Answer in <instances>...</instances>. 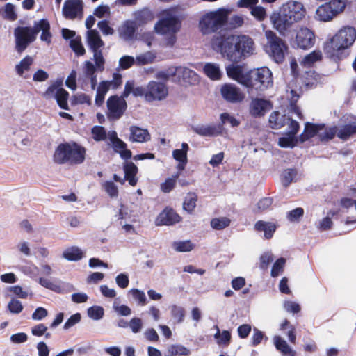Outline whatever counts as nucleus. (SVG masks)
<instances>
[{"label": "nucleus", "mask_w": 356, "mask_h": 356, "mask_svg": "<svg viewBox=\"0 0 356 356\" xmlns=\"http://www.w3.org/2000/svg\"><path fill=\"white\" fill-rule=\"evenodd\" d=\"M213 50L220 53L222 57L232 63H238L255 51L253 39L247 35H229L214 37L211 40Z\"/></svg>", "instance_id": "nucleus-1"}, {"label": "nucleus", "mask_w": 356, "mask_h": 356, "mask_svg": "<svg viewBox=\"0 0 356 356\" xmlns=\"http://www.w3.org/2000/svg\"><path fill=\"white\" fill-rule=\"evenodd\" d=\"M307 14L304 5L296 1H289L282 5L279 10L270 16L274 28L280 33H284L295 24L301 22Z\"/></svg>", "instance_id": "nucleus-2"}, {"label": "nucleus", "mask_w": 356, "mask_h": 356, "mask_svg": "<svg viewBox=\"0 0 356 356\" xmlns=\"http://www.w3.org/2000/svg\"><path fill=\"white\" fill-rule=\"evenodd\" d=\"M40 31H42L40 39L50 43L51 40L50 24L47 19H42L35 22L33 27H17L14 31L17 51L19 53L24 51L30 43L35 41Z\"/></svg>", "instance_id": "nucleus-3"}, {"label": "nucleus", "mask_w": 356, "mask_h": 356, "mask_svg": "<svg viewBox=\"0 0 356 356\" xmlns=\"http://www.w3.org/2000/svg\"><path fill=\"white\" fill-rule=\"evenodd\" d=\"M85 156L86 149L77 143H62L55 149L53 160L58 164H81Z\"/></svg>", "instance_id": "nucleus-4"}, {"label": "nucleus", "mask_w": 356, "mask_h": 356, "mask_svg": "<svg viewBox=\"0 0 356 356\" xmlns=\"http://www.w3.org/2000/svg\"><path fill=\"white\" fill-rule=\"evenodd\" d=\"M356 39V31L353 27L346 26L340 29L327 44L326 50L332 56H339L338 52L350 47Z\"/></svg>", "instance_id": "nucleus-5"}, {"label": "nucleus", "mask_w": 356, "mask_h": 356, "mask_svg": "<svg viewBox=\"0 0 356 356\" xmlns=\"http://www.w3.org/2000/svg\"><path fill=\"white\" fill-rule=\"evenodd\" d=\"M227 20V13L224 10L206 13L200 19L199 27L203 34H209L221 28Z\"/></svg>", "instance_id": "nucleus-6"}, {"label": "nucleus", "mask_w": 356, "mask_h": 356, "mask_svg": "<svg viewBox=\"0 0 356 356\" xmlns=\"http://www.w3.org/2000/svg\"><path fill=\"white\" fill-rule=\"evenodd\" d=\"M265 36L267 40V42L264 45L265 51L276 63L282 62L284 58V50L286 49V45L283 40L270 30L265 32Z\"/></svg>", "instance_id": "nucleus-7"}, {"label": "nucleus", "mask_w": 356, "mask_h": 356, "mask_svg": "<svg viewBox=\"0 0 356 356\" xmlns=\"http://www.w3.org/2000/svg\"><path fill=\"white\" fill-rule=\"evenodd\" d=\"M249 90H263L273 85L271 71L266 67L257 68L250 72Z\"/></svg>", "instance_id": "nucleus-8"}, {"label": "nucleus", "mask_w": 356, "mask_h": 356, "mask_svg": "<svg viewBox=\"0 0 356 356\" xmlns=\"http://www.w3.org/2000/svg\"><path fill=\"white\" fill-rule=\"evenodd\" d=\"M87 42L90 49L93 52V60L96 63L97 70L102 72L104 70L105 60L102 52L99 49L104 46V42L96 30H89L87 32Z\"/></svg>", "instance_id": "nucleus-9"}, {"label": "nucleus", "mask_w": 356, "mask_h": 356, "mask_svg": "<svg viewBox=\"0 0 356 356\" xmlns=\"http://www.w3.org/2000/svg\"><path fill=\"white\" fill-rule=\"evenodd\" d=\"M179 29V22L172 11L165 10L163 17L154 25L155 31L161 35L175 33Z\"/></svg>", "instance_id": "nucleus-10"}, {"label": "nucleus", "mask_w": 356, "mask_h": 356, "mask_svg": "<svg viewBox=\"0 0 356 356\" xmlns=\"http://www.w3.org/2000/svg\"><path fill=\"white\" fill-rule=\"evenodd\" d=\"M344 7L345 3L342 0H330L316 9L315 17L319 21L328 22L341 12Z\"/></svg>", "instance_id": "nucleus-11"}, {"label": "nucleus", "mask_w": 356, "mask_h": 356, "mask_svg": "<svg viewBox=\"0 0 356 356\" xmlns=\"http://www.w3.org/2000/svg\"><path fill=\"white\" fill-rule=\"evenodd\" d=\"M42 97L47 100L55 99L61 108L69 110L67 104L69 93L56 83L49 86L46 91L42 94Z\"/></svg>", "instance_id": "nucleus-12"}, {"label": "nucleus", "mask_w": 356, "mask_h": 356, "mask_svg": "<svg viewBox=\"0 0 356 356\" xmlns=\"http://www.w3.org/2000/svg\"><path fill=\"white\" fill-rule=\"evenodd\" d=\"M122 84V76L118 74H113V79L111 81H101L96 90V96L95 103L97 106L103 104L105 99V95L111 89H115Z\"/></svg>", "instance_id": "nucleus-13"}, {"label": "nucleus", "mask_w": 356, "mask_h": 356, "mask_svg": "<svg viewBox=\"0 0 356 356\" xmlns=\"http://www.w3.org/2000/svg\"><path fill=\"white\" fill-rule=\"evenodd\" d=\"M168 95V88L165 83L151 81L147 84L146 102L162 101Z\"/></svg>", "instance_id": "nucleus-14"}, {"label": "nucleus", "mask_w": 356, "mask_h": 356, "mask_svg": "<svg viewBox=\"0 0 356 356\" xmlns=\"http://www.w3.org/2000/svg\"><path fill=\"white\" fill-rule=\"evenodd\" d=\"M106 106L108 117L113 120H118L124 113L127 108V102L122 97L113 95L108 99Z\"/></svg>", "instance_id": "nucleus-15"}, {"label": "nucleus", "mask_w": 356, "mask_h": 356, "mask_svg": "<svg viewBox=\"0 0 356 356\" xmlns=\"http://www.w3.org/2000/svg\"><path fill=\"white\" fill-rule=\"evenodd\" d=\"M222 97L227 102L230 103H240L243 101L245 95L236 85L232 83H225L220 88Z\"/></svg>", "instance_id": "nucleus-16"}, {"label": "nucleus", "mask_w": 356, "mask_h": 356, "mask_svg": "<svg viewBox=\"0 0 356 356\" xmlns=\"http://www.w3.org/2000/svg\"><path fill=\"white\" fill-rule=\"evenodd\" d=\"M271 102L263 98H252L249 104V113L253 118H261L271 110Z\"/></svg>", "instance_id": "nucleus-17"}, {"label": "nucleus", "mask_w": 356, "mask_h": 356, "mask_svg": "<svg viewBox=\"0 0 356 356\" xmlns=\"http://www.w3.org/2000/svg\"><path fill=\"white\" fill-rule=\"evenodd\" d=\"M227 76L248 88L250 83V72H245L243 67L230 64L226 67Z\"/></svg>", "instance_id": "nucleus-18"}, {"label": "nucleus", "mask_w": 356, "mask_h": 356, "mask_svg": "<svg viewBox=\"0 0 356 356\" xmlns=\"http://www.w3.org/2000/svg\"><path fill=\"white\" fill-rule=\"evenodd\" d=\"M63 14L67 19H81L83 17L82 0H66L63 5Z\"/></svg>", "instance_id": "nucleus-19"}, {"label": "nucleus", "mask_w": 356, "mask_h": 356, "mask_svg": "<svg viewBox=\"0 0 356 356\" xmlns=\"http://www.w3.org/2000/svg\"><path fill=\"white\" fill-rule=\"evenodd\" d=\"M296 42L298 47L301 49L311 48L315 43L314 33L307 27H301L297 32Z\"/></svg>", "instance_id": "nucleus-20"}, {"label": "nucleus", "mask_w": 356, "mask_h": 356, "mask_svg": "<svg viewBox=\"0 0 356 356\" xmlns=\"http://www.w3.org/2000/svg\"><path fill=\"white\" fill-rule=\"evenodd\" d=\"M108 138L112 145L113 150L118 153L123 159H129L131 157V152L127 148V144L118 137L115 131L108 133Z\"/></svg>", "instance_id": "nucleus-21"}, {"label": "nucleus", "mask_w": 356, "mask_h": 356, "mask_svg": "<svg viewBox=\"0 0 356 356\" xmlns=\"http://www.w3.org/2000/svg\"><path fill=\"white\" fill-rule=\"evenodd\" d=\"M129 140L132 143H143L151 139V136L146 129L133 125L129 127Z\"/></svg>", "instance_id": "nucleus-22"}, {"label": "nucleus", "mask_w": 356, "mask_h": 356, "mask_svg": "<svg viewBox=\"0 0 356 356\" xmlns=\"http://www.w3.org/2000/svg\"><path fill=\"white\" fill-rule=\"evenodd\" d=\"M181 218L172 209H164L156 219L157 225H172L179 222Z\"/></svg>", "instance_id": "nucleus-23"}, {"label": "nucleus", "mask_w": 356, "mask_h": 356, "mask_svg": "<svg viewBox=\"0 0 356 356\" xmlns=\"http://www.w3.org/2000/svg\"><path fill=\"white\" fill-rule=\"evenodd\" d=\"M137 25L134 21L127 20L118 28L120 37L124 40L129 41L133 39L137 29Z\"/></svg>", "instance_id": "nucleus-24"}, {"label": "nucleus", "mask_w": 356, "mask_h": 356, "mask_svg": "<svg viewBox=\"0 0 356 356\" xmlns=\"http://www.w3.org/2000/svg\"><path fill=\"white\" fill-rule=\"evenodd\" d=\"M137 26H143L152 22L154 18V13L148 8H143L138 10L134 14Z\"/></svg>", "instance_id": "nucleus-25"}, {"label": "nucleus", "mask_w": 356, "mask_h": 356, "mask_svg": "<svg viewBox=\"0 0 356 356\" xmlns=\"http://www.w3.org/2000/svg\"><path fill=\"white\" fill-rule=\"evenodd\" d=\"M173 73H175L179 76H181L184 81L191 84H193L198 81L197 74L186 67H175Z\"/></svg>", "instance_id": "nucleus-26"}, {"label": "nucleus", "mask_w": 356, "mask_h": 356, "mask_svg": "<svg viewBox=\"0 0 356 356\" xmlns=\"http://www.w3.org/2000/svg\"><path fill=\"white\" fill-rule=\"evenodd\" d=\"M254 229L257 232H264V237L266 239H269L275 232L276 226L271 222L259 220L254 225Z\"/></svg>", "instance_id": "nucleus-27"}, {"label": "nucleus", "mask_w": 356, "mask_h": 356, "mask_svg": "<svg viewBox=\"0 0 356 356\" xmlns=\"http://www.w3.org/2000/svg\"><path fill=\"white\" fill-rule=\"evenodd\" d=\"M273 343L276 349L282 353L284 356H296V352L280 336H275L273 337Z\"/></svg>", "instance_id": "nucleus-28"}, {"label": "nucleus", "mask_w": 356, "mask_h": 356, "mask_svg": "<svg viewBox=\"0 0 356 356\" xmlns=\"http://www.w3.org/2000/svg\"><path fill=\"white\" fill-rule=\"evenodd\" d=\"M124 179L129 181L131 186H135L137 184L138 179L136 175L138 172V168L132 163H126L124 165Z\"/></svg>", "instance_id": "nucleus-29"}, {"label": "nucleus", "mask_w": 356, "mask_h": 356, "mask_svg": "<svg viewBox=\"0 0 356 356\" xmlns=\"http://www.w3.org/2000/svg\"><path fill=\"white\" fill-rule=\"evenodd\" d=\"M39 283L42 286L56 293H63L65 290L64 283L60 281H53L48 278L40 277Z\"/></svg>", "instance_id": "nucleus-30"}, {"label": "nucleus", "mask_w": 356, "mask_h": 356, "mask_svg": "<svg viewBox=\"0 0 356 356\" xmlns=\"http://www.w3.org/2000/svg\"><path fill=\"white\" fill-rule=\"evenodd\" d=\"M62 257L67 261H76L83 257V252L79 247L72 246L65 249Z\"/></svg>", "instance_id": "nucleus-31"}, {"label": "nucleus", "mask_w": 356, "mask_h": 356, "mask_svg": "<svg viewBox=\"0 0 356 356\" xmlns=\"http://www.w3.org/2000/svg\"><path fill=\"white\" fill-rule=\"evenodd\" d=\"M323 129V126L306 123L304 132L300 136V140L302 143L318 134Z\"/></svg>", "instance_id": "nucleus-32"}, {"label": "nucleus", "mask_w": 356, "mask_h": 356, "mask_svg": "<svg viewBox=\"0 0 356 356\" xmlns=\"http://www.w3.org/2000/svg\"><path fill=\"white\" fill-rule=\"evenodd\" d=\"M205 74L212 80H218L222 76L220 66L217 63H207L203 68Z\"/></svg>", "instance_id": "nucleus-33"}, {"label": "nucleus", "mask_w": 356, "mask_h": 356, "mask_svg": "<svg viewBox=\"0 0 356 356\" xmlns=\"http://www.w3.org/2000/svg\"><path fill=\"white\" fill-rule=\"evenodd\" d=\"M197 201V195L194 193H189L185 197L184 203H183V209L188 211V213H191L196 207V202Z\"/></svg>", "instance_id": "nucleus-34"}, {"label": "nucleus", "mask_w": 356, "mask_h": 356, "mask_svg": "<svg viewBox=\"0 0 356 356\" xmlns=\"http://www.w3.org/2000/svg\"><path fill=\"white\" fill-rule=\"evenodd\" d=\"M354 134H356V123L355 122L341 127L337 132V136L343 140H346Z\"/></svg>", "instance_id": "nucleus-35"}, {"label": "nucleus", "mask_w": 356, "mask_h": 356, "mask_svg": "<svg viewBox=\"0 0 356 356\" xmlns=\"http://www.w3.org/2000/svg\"><path fill=\"white\" fill-rule=\"evenodd\" d=\"M284 116L281 115L277 111H273L269 117V124L272 129H277L284 124Z\"/></svg>", "instance_id": "nucleus-36"}, {"label": "nucleus", "mask_w": 356, "mask_h": 356, "mask_svg": "<svg viewBox=\"0 0 356 356\" xmlns=\"http://www.w3.org/2000/svg\"><path fill=\"white\" fill-rule=\"evenodd\" d=\"M321 58L322 54L320 51H314L304 57L301 61V64L306 67H309L315 62L320 60Z\"/></svg>", "instance_id": "nucleus-37"}, {"label": "nucleus", "mask_w": 356, "mask_h": 356, "mask_svg": "<svg viewBox=\"0 0 356 356\" xmlns=\"http://www.w3.org/2000/svg\"><path fill=\"white\" fill-rule=\"evenodd\" d=\"M156 58V56L151 51H147L136 56L135 58L136 65H145L152 63Z\"/></svg>", "instance_id": "nucleus-38"}, {"label": "nucleus", "mask_w": 356, "mask_h": 356, "mask_svg": "<svg viewBox=\"0 0 356 356\" xmlns=\"http://www.w3.org/2000/svg\"><path fill=\"white\" fill-rule=\"evenodd\" d=\"M188 145L186 143L181 144V149H175L172 152L173 158L180 163H187V152L188 151Z\"/></svg>", "instance_id": "nucleus-39"}, {"label": "nucleus", "mask_w": 356, "mask_h": 356, "mask_svg": "<svg viewBox=\"0 0 356 356\" xmlns=\"http://www.w3.org/2000/svg\"><path fill=\"white\" fill-rule=\"evenodd\" d=\"M180 172L173 175L171 177L165 179L163 183L161 184V189L164 193L170 192L175 186L176 182L180 175Z\"/></svg>", "instance_id": "nucleus-40"}, {"label": "nucleus", "mask_w": 356, "mask_h": 356, "mask_svg": "<svg viewBox=\"0 0 356 356\" xmlns=\"http://www.w3.org/2000/svg\"><path fill=\"white\" fill-rule=\"evenodd\" d=\"M191 351L181 345H172L168 350V356H188Z\"/></svg>", "instance_id": "nucleus-41"}, {"label": "nucleus", "mask_w": 356, "mask_h": 356, "mask_svg": "<svg viewBox=\"0 0 356 356\" xmlns=\"http://www.w3.org/2000/svg\"><path fill=\"white\" fill-rule=\"evenodd\" d=\"M192 129L197 134L202 136H213L216 134L215 127L210 126H195L193 127Z\"/></svg>", "instance_id": "nucleus-42"}, {"label": "nucleus", "mask_w": 356, "mask_h": 356, "mask_svg": "<svg viewBox=\"0 0 356 356\" xmlns=\"http://www.w3.org/2000/svg\"><path fill=\"white\" fill-rule=\"evenodd\" d=\"M33 63V58L29 56H26L24 59H22L19 64H17L15 66V70L19 76H22L23 73L25 71H27L29 70L30 66Z\"/></svg>", "instance_id": "nucleus-43"}, {"label": "nucleus", "mask_w": 356, "mask_h": 356, "mask_svg": "<svg viewBox=\"0 0 356 356\" xmlns=\"http://www.w3.org/2000/svg\"><path fill=\"white\" fill-rule=\"evenodd\" d=\"M88 316L95 321L100 320L104 314V308L101 306H92L87 310Z\"/></svg>", "instance_id": "nucleus-44"}, {"label": "nucleus", "mask_w": 356, "mask_h": 356, "mask_svg": "<svg viewBox=\"0 0 356 356\" xmlns=\"http://www.w3.org/2000/svg\"><path fill=\"white\" fill-rule=\"evenodd\" d=\"M297 138L295 137V135L287 133L286 136L280 138L279 139V145L282 147H293L297 143Z\"/></svg>", "instance_id": "nucleus-45"}, {"label": "nucleus", "mask_w": 356, "mask_h": 356, "mask_svg": "<svg viewBox=\"0 0 356 356\" xmlns=\"http://www.w3.org/2000/svg\"><path fill=\"white\" fill-rule=\"evenodd\" d=\"M230 224V220L226 217L213 218L211 221V226L213 229L221 230Z\"/></svg>", "instance_id": "nucleus-46"}, {"label": "nucleus", "mask_w": 356, "mask_h": 356, "mask_svg": "<svg viewBox=\"0 0 356 356\" xmlns=\"http://www.w3.org/2000/svg\"><path fill=\"white\" fill-rule=\"evenodd\" d=\"M173 248L181 252H189L194 248V245L190 241H177L172 245Z\"/></svg>", "instance_id": "nucleus-47"}, {"label": "nucleus", "mask_w": 356, "mask_h": 356, "mask_svg": "<svg viewBox=\"0 0 356 356\" xmlns=\"http://www.w3.org/2000/svg\"><path fill=\"white\" fill-rule=\"evenodd\" d=\"M91 132L92 138L95 141H102L108 137V134H106L105 129L101 126H95L92 129Z\"/></svg>", "instance_id": "nucleus-48"}, {"label": "nucleus", "mask_w": 356, "mask_h": 356, "mask_svg": "<svg viewBox=\"0 0 356 356\" xmlns=\"http://www.w3.org/2000/svg\"><path fill=\"white\" fill-rule=\"evenodd\" d=\"M129 293L131 294L133 298L141 305H145L147 303V298L145 293L140 290L137 289H132L129 291Z\"/></svg>", "instance_id": "nucleus-49"}, {"label": "nucleus", "mask_w": 356, "mask_h": 356, "mask_svg": "<svg viewBox=\"0 0 356 356\" xmlns=\"http://www.w3.org/2000/svg\"><path fill=\"white\" fill-rule=\"evenodd\" d=\"M297 172L293 169L285 170L282 173V182L283 186L287 187L293 181Z\"/></svg>", "instance_id": "nucleus-50"}, {"label": "nucleus", "mask_w": 356, "mask_h": 356, "mask_svg": "<svg viewBox=\"0 0 356 356\" xmlns=\"http://www.w3.org/2000/svg\"><path fill=\"white\" fill-rule=\"evenodd\" d=\"M134 64L135 58L131 56H124L119 60V67L122 70L129 69Z\"/></svg>", "instance_id": "nucleus-51"}, {"label": "nucleus", "mask_w": 356, "mask_h": 356, "mask_svg": "<svg viewBox=\"0 0 356 356\" xmlns=\"http://www.w3.org/2000/svg\"><path fill=\"white\" fill-rule=\"evenodd\" d=\"M70 47L78 56H82L85 54V49L81 44V38H79L71 40Z\"/></svg>", "instance_id": "nucleus-52"}, {"label": "nucleus", "mask_w": 356, "mask_h": 356, "mask_svg": "<svg viewBox=\"0 0 356 356\" xmlns=\"http://www.w3.org/2000/svg\"><path fill=\"white\" fill-rule=\"evenodd\" d=\"M251 14L259 21H263L267 17L266 9L261 6L252 7Z\"/></svg>", "instance_id": "nucleus-53"}, {"label": "nucleus", "mask_w": 356, "mask_h": 356, "mask_svg": "<svg viewBox=\"0 0 356 356\" xmlns=\"http://www.w3.org/2000/svg\"><path fill=\"white\" fill-rule=\"evenodd\" d=\"M220 120L223 124H229L232 127H238L240 124L236 118L227 113H222L220 115Z\"/></svg>", "instance_id": "nucleus-54"}, {"label": "nucleus", "mask_w": 356, "mask_h": 356, "mask_svg": "<svg viewBox=\"0 0 356 356\" xmlns=\"http://www.w3.org/2000/svg\"><path fill=\"white\" fill-rule=\"evenodd\" d=\"M92 103L90 97L86 94H78L74 95L72 98V104H86L90 105Z\"/></svg>", "instance_id": "nucleus-55"}, {"label": "nucleus", "mask_w": 356, "mask_h": 356, "mask_svg": "<svg viewBox=\"0 0 356 356\" xmlns=\"http://www.w3.org/2000/svg\"><path fill=\"white\" fill-rule=\"evenodd\" d=\"M99 71L97 65H94L90 61H85L83 67V72L86 77H90L95 74V72Z\"/></svg>", "instance_id": "nucleus-56"}, {"label": "nucleus", "mask_w": 356, "mask_h": 356, "mask_svg": "<svg viewBox=\"0 0 356 356\" xmlns=\"http://www.w3.org/2000/svg\"><path fill=\"white\" fill-rule=\"evenodd\" d=\"M334 215V212L330 211L327 213V216L323 218L318 225V229L321 230H327L331 228L332 225V221L331 220V216Z\"/></svg>", "instance_id": "nucleus-57"}, {"label": "nucleus", "mask_w": 356, "mask_h": 356, "mask_svg": "<svg viewBox=\"0 0 356 356\" xmlns=\"http://www.w3.org/2000/svg\"><path fill=\"white\" fill-rule=\"evenodd\" d=\"M105 191L111 197H115L118 196V190L117 186L112 181H106L103 184Z\"/></svg>", "instance_id": "nucleus-58"}, {"label": "nucleus", "mask_w": 356, "mask_h": 356, "mask_svg": "<svg viewBox=\"0 0 356 356\" xmlns=\"http://www.w3.org/2000/svg\"><path fill=\"white\" fill-rule=\"evenodd\" d=\"M97 27L105 35H111L114 33V29L109 25L106 20H102L97 23Z\"/></svg>", "instance_id": "nucleus-59"}, {"label": "nucleus", "mask_w": 356, "mask_h": 356, "mask_svg": "<svg viewBox=\"0 0 356 356\" xmlns=\"http://www.w3.org/2000/svg\"><path fill=\"white\" fill-rule=\"evenodd\" d=\"M8 308L11 313L19 314L22 311L23 306L19 300L12 299L8 305Z\"/></svg>", "instance_id": "nucleus-60"}, {"label": "nucleus", "mask_w": 356, "mask_h": 356, "mask_svg": "<svg viewBox=\"0 0 356 356\" xmlns=\"http://www.w3.org/2000/svg\"><path fill=\"white\" fill-rule=\"evenodd\" d=\"M285 264V259L283 258H280L276 261V262L273 264L272 270H271V276L277 277L279 275L280 273L283 270V268Z\"/></svg>", "instance_id": "nucleus-61"}, {"label": "nucleus", "mask_w": 356, "mask_h": 356, "mask_svg": "<svg viewBox=\"0 0 356 356\" xmlns=\"http://www.w3.org/2000/svg\"><path fill=\"white\" fill-rule=\"evenodd\" d=\"M131 331L134 333L139 332L143 327V321L139 318H133L129 323Z\"/></svg>", "instance_id": "nucleus-62"}, {"label": "nucleus", "mask_w": 356, "mask_h": 356, "mask_svg": "<svg viewBox=\"0 0 356 356\" xmlns=\"http://www.w3.org/2000/svg\"><path fill=\"white\" fill-rule=\"evenodd\" d=\"M273 260V256L270 252H265L260 257V268L266 269L270 263Z\"/></svg>", "instance_id": "nucleus-63"}, {"label": "nucleus", "mask_w": 356, "mask_h": 356, "mask_svg": "<svg viewBox=\"0 0 356 356\" xmlns=\"http://www.w3.org/2000/svg\"><path fill=\"white\" fill-rule=\"evenodd\" d=\"M76 72L75 70H72L69 76H67L65 81V85L69 88L72 90H75L76 89Z\"/></svg>", "instance_id": "nucleus-64"}]
</instances>
